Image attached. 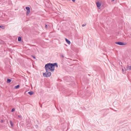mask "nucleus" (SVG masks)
I'll return each mask as SVG.
<instances>
[{"instance_id": "a878e982", "label": "nucleus", "mask_w": 131, "mask_h": 131, "mask_svg": "<svg viewBox=\"0 0 131 131\" xmlns=\"http://www.w3.org/2000/svg\"><path fill=\"white\" fill-rule=\"evenodd\" d=\"M115 0H112L111 1L112 2H113Z\"/></svg>"}, {"instance_id": "20e7f679", "label": "nucleus", "mask_w": 131, "mask_h": 131, "mask_svg": "<svg viewBox=\"0 0 131 131\" xmlns=\"http://www.w3.org/2000/svg\"><path fill=\"white\" fill-rule=\"evenodd\" d=\"M25 8L27 10L26 14L27 15H28L30 13V8L29 7H26Z\"/></svg>"}, {"instance_id": "2eb2a0df", "label": "nucleus", "mask_w": 131, "mask_h": 131, "mask_svg": "<svg viewBox=\"0 0 131 131\" xmlns=\"http://www.w3.org/2000/svg\"><path fill=\"white\" fill-rule=\"evenodd\" d=\"M15 108H12L11 110V112H13L15 111Z\"/></svg>"}, {"instance_id": "9b49d317", "label": "nucleus", "mask_w": 131, "mask_h": 131, "mask_svg": "<svg viewBox=\"0 0 131 131\" xmlns=\"http://www.w3.org/2000/svg\"><path fill=\"white\" fill-rule=\"evenodd\" d=\"M20 87V86L19 85H18L15 86L14 88L15 89H18Z\"/></svg>"}, {"instance_id": "f03ea898", "label": "nucleus", "mask_w": 131, "mask_h": 131, "mask_svg": "<svg viewBox=\"0 0 131 131\" xmlns=\"http://www.w3.org/2000/svg\"><path fill=\"white\" fill-rule=\"evenodd\" d=\"M48 71H46V72L45 73H43V76L44 77H48L51 76V72Z\"/></svg>"}, {"instance_id": "423d86ee", "label": "nucleus", "mask_w": 131, "mask_h": 131, "mask_svg": "<svg viewBox=\"0 0 131 131\" xmlns=\"http://www.w3.org/2000/svg\"><path fill=\"white\" fill-rule=\"evenodd\" d=\"M10 123L11 126V127H13L14 125V123H13L12 121L10 120Z\"/></svg>"}, {"instance_id": "b1692460", "label": "nucleus", "mask_w": 131, "mask_h": 131, "mask_svg": "<svg viewBox=\"0 0 131 131\" xmlns=\"http://www.w3.org/2000/svg\"><path fill=\"white\" fill-rule=\"evenodd\" d=\"M40 107L42 108V105H41L40 104Z\"/></svg>"}, {"instance_id": "dca6fc26", "label": "nucleus", "mask_w": 131, "mask_h": 131, "mask_svg": "<svg viewBox=\"0 0 131 131\" xmlns=\"http://www.w3.org/2000/svg\"><path fill=\"white\" fill-rule=\"evenodd\" d=\"M67 0L69 1H72L73 2H74L75 1V0Z\"/></svg>"}, {"instance_id": "412c9836", "label": "nucleus", "mask_w": 131, "mask_h": 131, "mask_svg": "<svg viewBox=\"0 0 131 131\" xmlns=\"http://www.w3.org/2000/svg\"><path fill=\"white\" fill-rule=\"evenodd\" d=\"M122 72H124V69L123 68H122Z\"/></svg>"}, {"instance_id": "7ed1b4c3", "label": "nucleus", "mask_w": 131, "mask_h": 131, "mask_svg": "<svg viewBox=\"0 0 131 131\" xmlns=\"http://www.w3.org/2000/svg\"><path fill=\"white\" fill-rule=\"evenodd\" d=\"M115 43L116 44L118 45L121 46H123L125 45L126 44V43H124L123 42L118 41V42H115Z\"/></svg>"}, {"instance_id": "a211bd4d", "label": "nucleus", "mask_w": 131, "mask_h": 131, "mask_svg": "<svg viewBox=\"0 0 131 131\" xmlns=\"http://www.w3.org/2000/svg\"><path fill=\"white\" fill-rule=\"evenodd\" d=\"M35 127L37 128H38V126L37 125H35Z\"/></svg>"}, {"instance_id": "bb28decb", "label": "nucleus", "mask_w": 131, "mask_h": 131, "mask_svg": "<svg viewBox=\"0 0 131 131\" xmlns=\"http://www.w3.org/2000/svg\"><path fill=\"white\" fill-rule=\"evenodd\" d=\"M8 123V121H7V123Z\"/></svg>"}, {"instance_id": "1a4fd4ad", "label": "nucleus", "mask_w": 131, "mask_h": 131, "mask_svg": "<svg viewBox=\"0 0 131 131\" xmlns=\"http://www.w3.org/2000/svg\"><path fill=\"white\" fill-rule=\"evenodd\" d=\"M11 80L9 79H7V82L8 83H10L11 81Z\"/></svg>"}, {"instance_id": "aec40b11", "label": "nucleus", "mask_w": 131, "mask_h": 131, "mask_svg": "<svg viewBox=\"0 0 131 131\" xmlns=\"http://www.w3.org/2000/svg\"><path fill=\"white\" fill-rule=\"evenodd\" d=\"M47 25H45V28H47Z\"/></svg>"}, {"instance_id": "9d476101", "label": "nucleus", "mask_w": 131, "mask_h": 131, "mask_svg": "<svg viewBox=\"0 0 131 131\" xmlns=\"http://www.w3.org/2000/svg\"><path fill=\"white\" fill-rule=\"evenodd\" d=\"M127 68L129 70H131V66H129L128 65L127 66Z\"/></svg>"}, {"instance_id": "f257e3e1", "label": "nucleus", "mask_w": 131, "mask_h": 131, "mask_svg": "<svg viewBox=\"0 0 131 131\" xmlns=\"http://www.w3.org/2000/svg\"><path fill=\"white\" fill-rule=\"evenodd\" d=\"M54 67H58V64L57 63H48L45 65V68L46 71L49 70L52 72L54 71Z\"/></svg>"}, {"instance_id": "4468645a", "label": "nucleus", "mask_w": 131, "mask_h": 131, "mask_svg": "<svg viewBox=\"0 0 131 131\" xmlns=\"http://www.w3.org/2000/svg\"><path fill=\"white\" fill-rule=\"evenodd\" d=\"M18 116L19 118H18V119H22V116L21 115H18Z\"/></svg>"}, {"instance_id": "6e6552de", "label": "nucleus", "mask_w": 131, "mask_h": 131, "mask_svg": "<svg viewBox=\"0 0 131 131\" xmlns=\"http://www.w3.org/2000/svg\"><path fill=\"white\" fill-rule=\"evenodd\" d=\"M66 41V42L69 44H70V41L68 39L66 38L65 39Z\"/></svg>"}, {"instance_id": "0eeeda50", "label": "nucleus", "mask_w": 131, "mask_h": 131, "mask_svg": "<svg viewBox=\"0 0 131 131\" xmlns=\"http://www.w3.org/2000/svg\"><path fill=\"white\" fill-rule=\"evenodd\" d=\"M34 93V92L33 91H30L28 92V93L30 95H32Z\"/></svg>"}, {"instance_id": "cd10ccee", "label": "nucleus", "mask_w": 131, "mask_h": 131, "mask_svg": "<svg viewBox=\"0 0 131 131\" xmlns=\"http://www.w3.org/2000/svg\"><path fill=\"white\" fill-rule=\"evenodd\" d=\"M49 128V127H48V129Z\"/></svg>"}, {"instance_id": "4be33fe9", "label": "nucleus", "mask_w": 131, "mask_h": 131, "mask_svg": "<svg viewBox=\"0 0 131 131\" xmlns=\"http://www.w3.org/2000/svg\"><path fill=\"white\" fill-rule=\"evenodd\" d=\"M61 56L63 58H64V56L63 55H61Z\"/></svg>"}, {"instance_id": "6ab92c4d", "label": "nucleus", "mask_w": 131, "mask_h": 131, "mask_svg": "<svg viewBox=\"0 0 131 131\" xmlns=\"http://www.w3.org/2000/svg\"><path fill=\"white\" fill-rule=\"evenodd\" d=\"M86 25V24H83L82 25V26L83 27H84V26H85Z\"/></svg>"}, {"instance_id": "f3484780", "label": "nucleus", "mask_w": 131, "mask_h": 131, "mask_svg": "<svg viewBox=\"0 0 131 131\" xmlns=\"http://www.w3.org/2000/svg\"><path fill=\"white\" fill-rule=\"evenodd\" d=\"M31 56L34 58V59H35L36 58V57H35V56Z\"/></svg>"}, {"instance_id": "39448f33", "label": "nucleus", "mask_w": 131, "mask_h": 131, "mask_svg": "<svg viewBox=\"0 0 131 131\" xmlns=\"http://www.w3.org/2000/svg\"><path fill=\"white\" fill-rule=\"evenodd\" d=\"M96 4L97 8L99 9H100V6L101 5V3H100L98 1L96 2Z\"/></svg>"}, {"instance_id": "5701e85b", "label": "nucleus", "mask_w": 131, "mask_h": 131, "mask_svg": "<svg viewBox=\"0 0 131 131\" xmlns=\"http://www.w3.org/2000/svg\"><path fill=\"white\" fill-rule=\"evenodd\" d=\"M3 120H1V122L3 123Z\"/></svg>"}, {"instance_id": "ddd939ff", "label": "nucleus", "mask_w": 131, "mask_h": 131, "mask_svg": "<svg viewBox=\"0 0 131 131\" xmlns=\"http://www.w3.org/2000/svg\"><path fill=\"white\" fill-rule=\"evenodd\" d=\"M0 28L4 29L5 28V27L3 25H0Z\"/></svg>"}, {"instance_id": "f8f14e48", "label": "nucleus", "mask_w": 131, "mask_h": 131, "mask_svg": "<svg viewBox=\"0 0 131 131\" xmlns=\"http://www.w3.org/2000/svg\"><path fill=\"white\" fill-rule=\"evenodd\" d=\"M18 41H21V37H19L18 38Z\"/></svg>"}, {"instance_id": "393cba45", "label": "nucleus", "mask_w": 131, "mask_h": 131, "mask_svg": "<svg viewBox=\"0 0 131 131\" xmlns=\"http://www.w3.org/2000/svg\"><path fill=\"white\" fill-rule=\"evenodd\" d=\"M127 70H128V69H127H127H125V71H127Z\"/></svg>"}]
</instances>
